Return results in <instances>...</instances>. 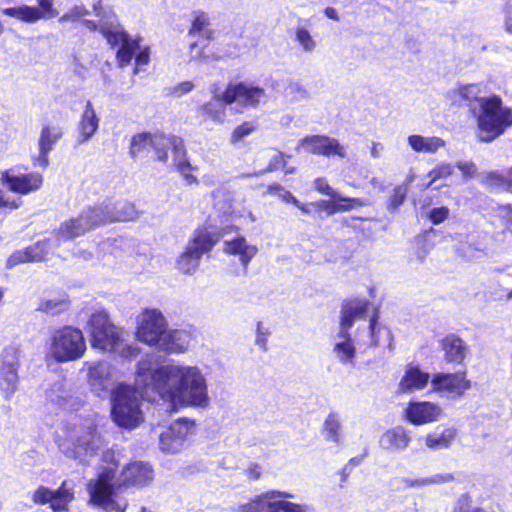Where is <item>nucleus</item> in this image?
Returning <instances> with one entry per match:
<instances>
[{
  "label": "nucleus",
  "mask_w": 512,
  "mask_h": 512,
  "mask_svg": "<svg viewBox=\"0 0 512 512\" xmlns=\"http://www.w3.org/2000/svg\"><path fill=\"white\" fill-rule=\"evenodd\" d=\"M221 99L225 104L237 103L245 108H257L265 102L266 92L249 82L230 83L221 93Z\"/></svg>",
  "instance_id": "nucleus-14"
},
{
  "label": "nucleus",
  "mask_w": 512,
  "mask_h": 512,
  "mask_svg": "<svg viewBox=\"0 0 512 512\" xmlns=\"http://www.w3.org/2000/svg\"><path fill=\"white\" fill-rule=\"evenodd\" d=\"M94 9L96 16L99 18L98 23L85 20L84 25L89 30H99L111 46L118 48L116 58L121 67L128 65L135 57L136 68L134 73H137L142 66L149 62V48H142L140 45L141 38H133L121 27L112 8L95 6Z\"/></svg>",
  "instance_id": "nucleus-2"
},
{
  "label": "nucleus",
  "mask_w": 512,
  "mask_h": 512,
  "mask_svg": "<svg viewBox=\"0 0 512 512\" xmlns=\"http://www.w3.org/2000/svg\"><path fill=\"white\" fill-rule=\"evenodd\" d=\"M195 431V422L179 419L159 436L160 449L168 453L179 452L186 444L188 437Z\"/></svg>",
  "instance_id": "nucleus-16"
},
{
  "label": "nucleus",
  "mask_w": 512,
  "mask_h": 512,
  "mask_svg": "<svg viewBox=\"0 0 512 512\" xmlns=\"http://www.w3.org/2000/svg\"><path fill=\"white\" fill-rule=\"evenodd\" d=\"M334 199H336V213L348 212L355 208L367 205V201L365 199L344 197L339 193L338 197H335Z\"/></svg>",
  "instance_id": "nucleus-47"
},
{
  "label": "nucleus",
  "mask_w": 512,
  "mask_h": 512,
  "mask_svg": "<svg viewBox=\"0 0 512 512\" xmlns=\"http://www.w3.org/2000/svg\"><path fill=\"white\" fill-rule=\"evenodd\" d=\"M188 36H199L208 41L216 38V30L211 28V19L208 13L200 10L193 12Z\"/></svg>",
  "instance_id": "nucleus-37"
},
{
  "label": "nucleus",
  "mask_w": 512,
  "mask_h": 512,
  "mask_svg": "<svg viewBox=\"0 0 512 512\" xmlns=\"http://www.w3.org/2000/svg\"><path fill=\"white\" fill-rule=\"evenodd\" d=\"M443 409L430 401H410L405 410V419L413 425H425L440 420Z\"/></svg>",
  "instance_id": "nucleus-21"
},
{
  "label": "nucleus",
  "mask_w": 512,
  "mask_h": 512,
  "mask_svg": "<svg viewBox=\"0 0 512 512\" xmlns=\"http://www.w3.org/2000/svg\"><path fill=\"white\" fill-rule=\"evenodd\" d=\"M342 423L338 413L330 412L324 421V431L326 439L333 443L341 441Z\"/></svg>",
  "instance_id": "nucleus-43"
},
{
  "label": "nucleus",
  "mask_w": 512,
  "mask_h": 512,
  "mask_svg": "<svg viewBox=\"0 0 512 512\" xmlns=\"http://www.w3.org/2000/svg\"><path fill=\"white\" fill-rule=\"evenodd\" d=\"M429 380V373L422 371L418 366L409 365L400 379L399 392L408 394L422 390Z\"/></svg>",
  "instance_id": "nucleus-32"
},
{
  "label": "nucleus",
  "mask_w": 512,
  "mask_h": 512,
  "mask_svg": "<svg viewBox=\"0 0 512 512\" xmlns=\"http://www.w3.org/2000/svg\"><path fill=\"white\" fill-rule=\"evenodd\" d=\"M63 136V130L58 125H44L38 140V155L33 158L35 166L46 168L49 164L48 155Z\"/></svg>",
  "instance_id": "nucleus-25"
},
{
  "label": "nucleus",
  "mask_w": 512,
  "mask_h": 512,
  "mask_svg": "<svg viewBox=\"0 0 512 512\" xmlns=\"http://www.w3.org/2000/svg\"><path fill=\"white\" fill-rule=\"evenodd\" d=\"M425 486L438 485L454 481V476L451 473H438L428 477H424Z\"/></svg>",
  "instance_id": "nucleus-57"
},
{
  "label": "nucleus",
  "mask_w": 512,
  "mask_h": 512,
  "mask_svg": "<svg viewBox=\"0 0 512 512\" xmlns=\"http://www.w3.org/2000/svg\"><path fill=\"white\" fill-rule=\"evenodd\" d=\"M89 14L83 5H75L59 18L60 23L74 22Z\"/></svg>",
  "instance_id": "nucleus-54"
},
{
  "label": "nucleus",
  "mask_w": 512,
  "mask_h": 512,
  "mask_svg": "<svg viewBox=\"0 0 512 512\" xmlns=\"http://www.w3.org/2000/svg\"><path fill=\"white\" fill-rule=\"evenodd\" d=\"M49 247L50 242L45 239L22 250H17L7 259L6 267L11 269L22 263L43 261L49 253Z\"/></svg>",
  "instance_id": "nucleus-28"
},
{
  "label": "nucleus",
  "mask_w": 512,
  "mask_h": 512,
  "mask_svg": "<svg viewBox=\"0 0 512 512\" xmlns=\"http://www.w3.org/2000/svg\"><path fill=\"white\" fill-rule=\"evenodd\" d=\"M100 437L92 423L74 426L67 431L64 439L58 440L60 451L69 458L85 462L100 448Z\"/></svg>",
  "instance_id": "nucleus-6"
},
{
  "label": "nucleus",
  "mask_w": 512,
  "mask_h": 512,
  "mask_svg": "<svg viewBox=\"0 0 512 512\" xmlns=\"http://www.w3.org/2000/svg\"><path fill=\"white\" fill-rule=\"evenodd\" d=\"M315 189L324 195L330 196L331 198L338 197V192H336L327 182L325 178H317L314 181Z\"/></svg>",
  "instance_id": "nucleus-58"
},
{
  "label": "nucleus",
  "mask_w": 512,
  "mask_h": 512,
  "mask_svg": "<svg viewBox=\"0 0 512 512\" xmlns=\"http://www.w3.org/2000/svg\"><path fill=\"white\" fill-rule=\"evenodd\" d=\"M89 333L93 348L111 353L123 331L109 321L106 312L100 311L91 315Z\"/></svg>",
  "instance_id": "nucleus-10"
},
{
  "label": "nucleus",
  "mask_w": 512,
  "mask_h": 512,
  "mask_svg": "<svg viewBox=\"0 0 512 512\" xmlns=\"http://www.w3.org/2000/svg\"><path fill=\"white\" fill-rule=\"evenodd\" d=\"M442 349L445 360L451 363H461L468 353L467 344L455 334H449L442 340Z\"/></svg>",
  "instance_id": "nucleus-35"
},
{
  "label": "nucleus",
  "mask_w": 512,
  "mask_h": 512,
  "mask_svg": "<svg viewBox=\"0 0 512 512\" xmlns=\"http://www.w3.org/2000/svg\"><path fill=\"white\" fill-rule=\"evenodd\" d=\"M166 330L167 321L161 311L146 309L138 316L136 336L139 341L159 348Z\"/></svg>",
  "instance_id": "nucleus-12"
},
{
  "label": "nucleus",
  "mask_w": 512,
  "mask_h": 512,
  "mask_svg": "<svg viewBox=\"0 0 512 512\" xmlns=\"http://www.w3.org/2000/svg\"><path fill=\"white\" fill-rule=\"evenodd\" d=\"M295 38L304 52L311 53L315 50L317 43L311 33L305 27H297L295 30Z\"/></svg>",
  "instance_id": "nucleus-48"
},
{
  "label": "nucleus",
  "mask_w": 512,
  "mask_h": 512,
  "mask_svg": "<svg viewBox=\"0 0 512 512\" xmlns=\"http://www.w3.org/2000/svg\"><path fill=\"white\" fill-rule=\"evenodd\" d=\"M483 93L482 86L480 84H466L459 85L457 88L451 89L447 93V97L455 105L462 106L470 101H477L479 103L480 94Z\"/></svg>",
  "instance_id": "nucleus-38"
},
{
  "label": "nucleus",
  "mask_w": 512,
  "mask_h": 512,
  "mask_svg": "<svg viewBox=\"0 0 512 512\" xmlns=\"http://www.w3.org/2000/svg\"><path fill=\"white\" fill-rule=\"evenodd\" d=\"M167 143L163 144V151L172 149L174 164L188 183H195L196 177L190 174L191 165L186 156L183 140L177 136H166Z\"/></svg>",
  "instance_id": "nucleus-30"
},
{
  "label": "nucleus",
  "mask_w": 512,
  "mask_h": 512,
  "mask_svg": "<svg viewBox=\"0 0 512 512\" xmlns=\"http://www.w3.org/2000/svg\"><path fill=\"white\" fill-rule=\"evenodd\" d=\"M349 330L341 329L335 338L333 351L342 364L352 363L355 357V347L352 343Z\"/></svg>",
  "instance_id": "nucleus-40"
},
{
  "label": "nucleus",
  "mask_w": 512,
  "mask_h": 512,
  "mask_svg": "<svg viewBox=\"0 0 512 512\" xmlns=\"http://www.w3.org/2000/svg\"><path fill=\"white\" fill-rule=\"evenodd\" d=\"M68 307V301L66 297H57L53 299H44L39 305V310H42L50 314H58Z\"/></svg>",
  "instance_id": "nucleus-46"
},
{
  "label": "nucleus",
  "mask_w": 512,
  "mask_h": 512,
  "mask_svg": "<svg viewBox=\"0 0 512 512\" xmlns=\"http://www.w3.org/2000/svg\"><path fill=\"white\" fill-rule=\"evenodd\" d=\"M87 383L97 396L107 394L119 378L116 367L109 361H86Z\"/></svg>",
  "instance_id": "nucleus-13"
},
{
  "label": "nucleus",
  "mask_w": 512,
  "mask_h": 512,
  "mask_svg": "<svg viewBox=\"0 0 512 512\" xmlns=\"http://www.w3.org/2000/svg\"><path fill=\"white\" fill-rule=\"evenodd\" d=\"M195 337V329L187 326L179 329H167L159 348L169 353H184L188 350Z\"/></svg>",
  "instance_id": "nucleus-24"
},
{
  "label": "nucleus",
  "mask_w": 512,
  "mask_h": 512,
  "mask_svg": "<svg viewBox=\"0 0 512 512\" xmlns=\"http://www.w3.org/2000/svg\"><path fill=\"white\" fill-rule=\"evenodd\" d=\"M258 128L256 121H245L238 125L232 132L230 141L232 144L242 141L245 137L255 132Z\"/></svg>",
  "instance_id": "nucleus-50"
},
{
  "label": "nucleus",
  "mask_w": 512,
  "mask_h": 512,
  "mask_svg": "<svg viewBox=\"0 0 512 512\" xmlns=\"http://www.w3.org/2000/svg\"><path fill=\"white\" fill-rule=\"evenodd\" d=\"M433 389L437 392H446L455 396H462L471 388L470 380L465 373H437L431 379Z\"/></svg>",
  "instance_id": "nucleus-26"
},
{
  "label": "nucleus",
  "mask_w": 512,
  "mask_h": 512,
  "mask_svg": "<svg viewBox=\"0 0 512 512\" xmlns=\"http://www.w3.org/2000/svg\"><path fill=\"white\" fill-rule=\"evenodd\" d=\"M32 500L36 504H50L53 512H69L68 505L74 500V490L68 481H64L57 490L40 486L33 493Z\"/></svg>",
  "instance_id": "nucleus-17"
},
{
  "label": "nucleus",
  "mask_w": 512,
  "mask_h": 512,
  "mask_svg": "<svg viewBox=\"0 0 512 512\" xmlns=\"http://www.w3.org/2000/svg\"><path fill=\"white\" fill-rule=\"evenodd\" d=\"M481 142H492L512 126V109L503 105L499 96L479 99V107L473 110Z\"/></svg>",
  "instance_id": "nucleus-3"
},
{
  "label": "nucleus",
  "mask_w": 512,
  "mask_h": 512,
  "mask_svg": "<svg viewBox=\"0 0 512 512\" xmlns=\"http://www.w3.org/2000/svg\"><path fill=\"white\" fill-rule=\"evenodd\" d=\"M154 477L151 465L143 461L129 463L121 473V481L124 486L143 487L149 484Z\"/></svg>",
  "instance_id": "nucleus-27"
},
{
  "label": "nucleus",
  "mask_w": 512,
  "mask_h": 512,
  "mask_svg": "<svg viewBox=\"0 0 512 512\" xmlns=\"http://www.w3.org/2000/svg\"><path fill=\"white\" fill-rule=\"evenodd\" d=\"M270 332L268 328H265L261 322L257 323L256 329V340L255 343L261 349L266 350L267 340Z\"/></svg>",
  "instance_id": "nucleus-60"
},
{
  "label": "nucleus",
  "mask_w": 512,
  "mask_h": 512,
  "mask_svg": "<svg viewBox=\"0 0 512 512\" xmlns=\"http://www.w3.org/2000/svg\"><path fill=\"white\" fill-rule=\"evenodd\" d=\"M368 301L355 299L344 304L341 311V329L349 330L354 321L361 318L367 311Z\"/></svg>",
  "instance_id": "nucleus-39"
},
{
  "label": "nucleus",
  "mask_w": 512,
  "mask_h": 512,
  "mask_svg": "<svg viewBox=\"0 0 512 512\" xmlns=\"http://www.w3.org/2000/svg\"><path fill=\"white\" fill-rule=\"evenodd\" d=\"M86 348L82 331L65 326L51 334L48 355L58 363H66L81 358Z\"/></svg>",
  "instance_id": "nucleus-7"
},
{
  "label": "nucleus",
  "mask_w": 512,
  "mask_h": 512,
  "mask_svg": "<svg viewBox=\"0 0 512 512\" xmlns=\"http://www.w3.org/2000/svg\"><path fill=\"white\" fill-rule=\"evenodd\" d=\"M264 195L276 196L279 200H281L284 203L293 204L297 202V198L279 183H272L268 185L266 187Z\"/></svg>",
  "instance_id": "nucleus-49"
},
{
  "label": "nucleus",
  "mask_w": 512,
  "mask_h": 512,
  "mask_svg": "<svg viewBox=\"0 0 512 512\" xmlns=\"http://www.w3.org/2000/svg\"><path fill=\"white\" fill-rule=\"evenodd\" d=\"M453 512H484L481 508L474 506L468 494H462L455 502Z\"/></svg>",
  "instance_id": "nucleus-52"
},
{
  "label": "nucleus",
  "mask_w": 512,
  "mask_h": 512,
  "mask_svg": "<svg viewBox=\"0 0 512 512\" xmlns=\"http://www.w3.org/2000/svg\"><path fill=\"white\" fill-rule=\"evenodd\" d=\"M141 398L134 386L124 382L111 390V415L118 426L132 429L142 422Z\"/></svg>",
  "instance_id": "nucleus-4"
},
{
  "label": "nucleus",
  "mask_w": 512,
  "mask_h": 512,
  "mask_svg": "<svg viewBox=\"0 0 512 512\" xmlns=\"http://www.w3.org/2000/svg\"><path fill=\"white\" fill-rule=\"evenodd\" d=\"M411 442L410 432L403 426H396L385 431L380 438V446L389 451H403Z\"/></svg>",
  "instance_id": "nucleus-34"
},
{
  "label": "nucleus",
  "mask_w": 512,
  "mask_h": 512,
  "mask_svg": "<svg viewBox=\"0 0 512 512\" xmlns=\"http://www.w3.org/2000/svg\"><path fill=\"white\" fill-rule=\"evenodd\" d=\"M21 349L9 345L0 354V392L5 400H10L18 390Z\"/></svg>",
  "instance_id": "nucleus-11"
},
{
  "label": "nucleus",
  "mask_w": 512,
  "mask_h": 512,
  "mask_svg": "<svg viewBox=\"0 0 512 512\" xmlns=\"http://www.w3.org/2000/svg\"><path fill=\"white\" fill-rule=\"evenodd\" d=\"M452 173H453V167L451 164L442 162V163L436 165L435 168L429 172V177L431 178V181L428 184V186H430L433 182H435L439 179L447 178Z\"/></svg>",
  "instance_id": "nucleus-53"
},
{
  "label": "nucleus",
  "mask_w": 512,
  "mask_h": 512,
  "mask_svg": "<svg viewBox=\"0 0 512 512\" xmlns=\"http://www.w3.org/2000/svg\"><path fill=\"white\" fill-rule=\"evenodd\" d=\"M396 482L401 484L404 488L424 487L425 481L423 478L410 479V478H396Z\"/></svg>",
  "instance_id": "nucleus-62"
},
{
  "label": "nucleus",
  "mask_w": 512,
  "mask_h": 512,
  "mask_svg": "<svg viewBox=\"0 0 512 512\" xmlns=\"http://www.w3.org/2000/svg\"><path fill=\"white\" fill-rule=\"evenodd\" d=\"M457 167L463 173V175L467 177L474 176L477 171L475 164L472 162H459Z\"/></svg>",
  "instance_id": "nucleus-64"
},
{
  "label": "nucleus",
  "mask_w": 512,
  "mask_h": 512,
  "mask_svg": "<svg viewBox=\"0 0 512 512\" xmlns=\"http://www.w3.org/2000/svg\"><path fill=\"white\" fill-rule=\"evenodd\" d=\"M100 118L91 101H87L77 124V145L87 143L97 132Z\"/></svg>",
  "instance_id": "nucleus-29"
},
{
  "label": "nucleus",
  "mask_w": 512,
  "mask_h": 512,
  "mask_svg": "<svg viewBox=\"0 0 512 512\" xmlns=\"http://www.w3.org/2000/svg\"><path fill=\"white\" fill-rule=\"evenodd\" d=\"M409 147L416 153L434 154L445 147L446 142L437 136L409 135L407 138Z\"/></svg>",
  "instance_id": "nucleus-36"
},
{
  "label": "nucleus",
  "mask_w": 512,
  "mask_h": 512,
  "mask_svg": "<svg viewBox=\"0 0 512 512\" xmlns=\"http://www.w3.org/2000/svg\"><path fill=\"white\" fill-rule=\"evenodd\" d=\"M370 345L376 347H388L392 349L393 336L391 331L378 323L377 317L374 316L370 319L369 323Z\"/></svg>",
  "instance_id": "nucleus-41"
},
{
  "label": "nucleus",
  "mask_w": 512,
  "mask_h": 512,
  "mask_svg": "<svg viewBox=\"0 0 512 512\" xmlns=\"http://www.w3.org/2000/svg\"><path fill=\"white\" fill-rule=\"evenodd\" d=\"M115 470L112 467H103L87 483L90 502L108 512H125L127 500L120 496L114 484Z\"/></svg>",
  "instance_id": "nucleus-5"
},
{
  "label": "nucleus",
  "mask_w": 512,
  "mask_h": 512,
  "mask_svg": "<svg viewBox=\"0 0 512 512\" xmlns=\"http://www.w3.org/2000/svg\"><path fill=\"white\" fill-rule=\"evenodd\" d=\"M408 192V188L406 185H398L393 189V193L390 197L388 209L390 211H395L399 206H401L406 198Z\"/></svg>",
  "instance_id": "nucleus-51"
},
{
  "label": "nucleus",
  "mask_w": 512,
  "mask_h": 512,
  "mask_svg": "<svg viewBox=\"0 0 512 512\" xmlns=\"http://www.w3.org/2000/svg\"><path fill=\"white\" fill-rule=\"evenodd\" d=\"M100 226L95 207L83 210L77 217L62 222L57 229V245L61 241L72 240Z\"/></svg>",
  "instance_id": "nucleus-15"
},
{
  "label": "nucleus",
  "mask_w": 512,
  "mask_h": 512,
  "mask_svg": "<svg viewBox=\"0 0 512 512\" xmlns=\"http://www.w3.org/2000/svg\"><path fill=\"white\" fill-rule=\"evenodd\" d=\"M314 205L326 211L328 215L336 214V199L320 200L314 203Z\"/></svg>",
  "instance_id": "nucleus-63"
},
{
  "label": "nucleus",
  "mask_w": 512,
  "mask_h": 512,
  "mask_svg": "<svg viewBox=\"0 0 512 512\" xmlns=\"http://www.w3.org/2000/svg\"><path fill=\"white\" fill-rule=\"evenodd\" d=\"M300 150L325 157H347L346 147L337 139L325 135H313L301 139L297 146V151Z\"/></svg>",
  "instance_id": "nucleus-19"
},
{
  "label": "nucleus",
  "mask_w": 512,
  "mask_h": 512,
  "mask_svg": "<svg viewBox=\"0 0 512 512\" xmlns=\"http://www.w3.org/2000/svg\"><path fill=\"white\" fill-rule=\"evenodd\" d=\"M167 141L166 135L161 133L143 132L136 134L131 139L129 154L132 158L136 159L147 154L150 149H153L159 161H166L168 153L163 151V144L167 143Z\"/></svg>",
  "instance_id": "nucleus-20"
},
{
  "label": "nucleus",
  "mask_w": 512,
  "mask_h": 512,
  "mask_svg": "<svg viewBox=\"0 0 512 512\" xmlns=\"http://www.w3.org/2000/svg\"><path fill=\"white\" fill-rule=\"evenodd\" d=\"M450 209L448 207H434L428 213V219L434 224L439 225L448 219Z\"/></svg>",
  "instance_id": "nucleus-56"
},
{
  "label": "nucleus",
  "mask_w": 512,
  "mask_h": 512,
  "mask_svg": "<svg viewBox=\"0 0 512 512\" xmlns=\"http://www.w3.org/2000/svg\"><path fill=\"white\" fill-rule=\"evenodd\" d=\"M285 165V154L282 152H277L273 156H271L267 168L257 173H254V175L259 176L266 172L276 171L280 168H284Z\"/></svg>",
  "instance_id": "nucleus-55"
},
{
  "label": "nucleus",
  "mask_w": 512,
  "mask_h": 512,
  "mask_svg": "<svg viewBox=\"0 0 512 512\" xmlns=\"http://www.w3.org/2000/svg\"><path fill=\"white\" fill-rule=\"evenodd\" d=\"M38 6L22 5L2 10L4 15L16 18L22 22L35 23L39 20H49L58 15L54 0H37Z\"/></svg>",
  "instance_id": "nucleus-18"
},
{
  "label": "nucleus",
  "mask_w": 512,
  "mask_h": 512,
  "mask_svg": "<svg viewBox=\"0 0 512 512\" xmlns=\"http://www.w3.org/2000/svg\"><path fill=\"white\" fill-rule=\"evenodd\" d=\"M293 494L280 491L270 490L264 494L257 496L251 502L241 505L240 512H305L306 506L286 501V498H293Z\"/></svg>",
  "instance_id": "nucleus-9"
},
{
  "label": "nucleus",
  "mask_w": 512,
  "mask_h": 512,
  "mask_svg": "<svg viewBox=\"0 0 512 512\" xmlns=\"http://www.w3.org/2000/svg\"><path fill=\"white\" fill-rule=\"evenodd\" d=\"M135 383L145 392H156L175 411L210 404L206 375L196 365L178 361L159 365L157 356L145 355L137 364Z\"/></svg>",
  "instance_id": "nucleus-1"
},
{
  "label": "nucleus",
  "mask_w": 512,
  "mask_h": 512,
  "mask_svg": "<svg viewBox=\"0 0 512 512\" xmlns=\"http://www.w3.org/2000/svg\"><path fill=\"white\" fill-rule=\"evenodd\" d=\"M194 89V84L190 81H184L172 88L171 94L175 97H181Z\"/></svg>",
  "instance_id": "nucleus-61"
},
{
  "label": "nucleus",
  "mask_w": 512,
  "mask_h": 512,
  "mask_svg": "<svg viewBox=\"0 0 512 512\" xmlns=\"http://www.w3.org/2000/svg\"><path fill=\"white\" fill-rule=\"evenodd\" d=\"M224 252L239 258L241 265L247 269L251 260L258 252L256 245L249 244L244 236L238 235L224 241Z\"/></svg>",
  "instance_id": "nucleus-31"
},
{
  "label": "nucleus",
  "mask_w": 512,
  "mask_h": 512,
  "mask_svg": "<svg viewBox=\"0 0 512 512\" xmlns=\"http://www.w3.org/2000/svg\"><path fill=\"white\" fill-rule=\"evenodd\" d=\"M95 210L100 220V225L114 221H132L138 216L134 204L127 201H121L116 204L103 203L100 206H95Z\"/></svg>",
  "instance_id": "nucleus-23"
},
{
  "label": "nucleus",
  "mask_w": 512,
  "mask_h": 512,
  "mask_svg": "<svg viewBox=\"0 0 512 512\" xmlns=\"http://www.w3.org/2000/svg\"><path fill=\"white\" fill-rule=\"evenodd\" d=\"M225 105L226 104L221 99V93H215L213 100L200 107L199 114L215 123H223L226 117Z\"/></svg>",
  "instance_id": "nucleus-42"
},
{
  "label": "nucleus",
  "mask_w": 512,
  "mask_h": 512,
  "mask_svg": "<svg viewBox=\"0 0 512 512\" xmlns=\"http://www.w3.org/2000/svg\"><path fill=\"white\" fill-rule=\"evenodd\" d=\"M0 180L7 185L10 191L22 195L37 191L43 183V177L40 173L31 172L15 175L11 170L2 171Z\"/></svg>",
  "instance_id": "nucleus-22"
},
{
  "label": "nucleus",
  "mask_w": 512,
  "mask_h": 512,
  "mask_svg": "<svg viewBox=\"0 0 512 512\" xmlns=\"http://www.w3.org/2000/svg\"><path fill=\"white\" fill-rule=\"evenodd\" d=\"M457 434L458 431L455 427H437L425 435L424 443L432 451L449 449L454 443Z\"/></svg>",
  "instance_id": "nucleus-33"
},
{
  "label": "nucleus",
  "mask_w": 512,
  "mask_h": 512,
  "mask_svg": "<svg viewBox=\"0 0 512 512\" xmlns=\"http://www.w3.org/2000/svg\"><path fill=\"white\" fill-rule=\"evenodd\" d=\"M111 353L121 359L132 360L140 354V348L134 343L127 342L122 334Z\"/></svg>",
  "instance_id": "nucleus-44"
},
{
  "label": "nucleus",
  "mask_w": 512,
  "mask_h": 512,
  "mask_svg": "<svg viewBox=\"0 0 512 512\" xmlns=\"http://www.w3.org/2000/svg\"><path fill=\"white\" fill-rule=\"evenodd\" d=\"M490 179L495 185L512 191V169L507 173L506 176L491 174Z\"/></svg>",
  "instance_id": "nucleus-59"
},
{
  "label": "nucleus",
  "mask_w": 512,
  "mask_h": 512,
  "mask_svg": "<svg viewBox=\"0 0 512 512\" xmlns=\"http://www.w3.org/2000/svg\"><path fill=\"white\" fill-rule=\"evenodd\" d=\"M47 398L56 403L59 406H63L66 403V399L69 395L66 389V383L64 381L55 382L52 387L47 391Z\"/></svg>",
  "instance_id": "nucleus-45"
},
{
  "label": "nucleus",
  "mask_w": 512,
  "mask_h": 512,
  "mask_svg": "<svg viewBox=\"0 0 512 512\" xmlns=\"http://www.w3.org/2000/svg\"><path fill=\"white\" fill-rule=\"evenodd\" d=\"M217 241L218 236L213 232L206 229L196 230L186 250L178 258L177 268L185 274L194 273L199 267L202 255L209 252Z\"/></svg>",
  "instance_id": "nucleus-8"
}]
</instances>
